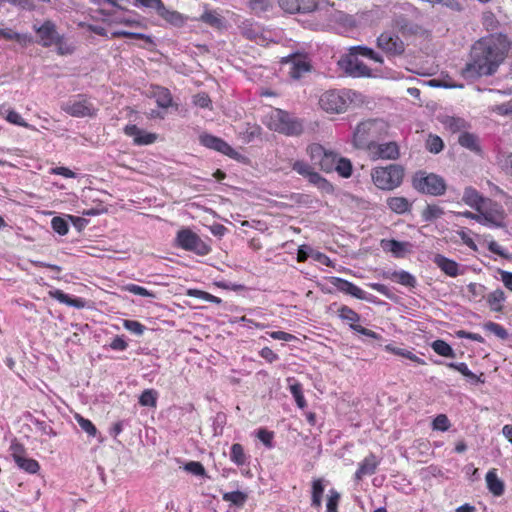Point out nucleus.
<instances>
[{
  "label": "nucleus",
  "mask_w": 512,
  "mask_h": 512,
  "mask_svg": "<svg viewBox=\"0 0 512 512\" xmlns=\"http://www.w3.org/2000/svg\"><path fill=\"white\" fill-rule=\"evenodd\" d=\"M312 162L318 165L326 173L333 172L338 160V155L331 150L325 149L322 145L314 143L307 147Z\"/></svg>",
  "instance_id": "obj_9"
},
{
  "label": "nucleus",
  "mask_w": 512,
  "mask_h": 512,
  "mask_svg": "<svg viewBox=\"0 0 512 512\" xmlns=\"http://www.w3.org/2000/svg\"><path fill=\"white\" fill-rule=\"evenodd\" d=\"M458 141L461 146H463L473 152L480 151L478 137L474 134L464 132V133L460 134Z\"/></svg>",
  "instance_id": "obj_37"
},
{
  "label": "nucleus",
  "mask_w": 512,
  "mask_h": 512,
  "mask_svg": "<svg viewBox=\"0 0 512 512\" xmlns=\"http://www.w3.org/2000/svg\"><path fill=\"white\" fill-rule=\"evenodd\" d=\"M306 178L309 180V182L318 186L320 189H322L324 191L328 192V191L332 190V186L330 185V183L327 180H325L324 178H322L314 170H312Z\"/></svg>",
  "instance_id": "obj_48"
},
{
  "label": "nucleus",
  "mask_w": 512,
  "mask_h": 512,
  "mask_svg": "<svg viewBox=\"0 0 512 512\" xmlns=\"http://www.w3.org/2000/svg\"><path fill=\"white\" fill-rule=\"evenodd\" d=\"M413 186L422 193L434 196L442 195L446 190V183L442 177L433 173L426 174L425 172H419L414 176Z\"/></svg>",
  "instance_id": "obj_8"
},
{
  "label": "nucleus",
  "mask_w": 512,
  "mask_h": 512,
  "mask_svg": "<svg viewBox=\"0 0 512 512\" xmlns=\"http://www.w3.org/2000/svg\"><path fill=\"white\" fill-rule=\"evenodd\" d=\"M198 20L217 30L226 28V20L217 10L205 9Z\"/></svg>",
  "instance_id": "obj_21"
},
{
  "label": "nucleus",
  "mask_w": 512,
  "mask_h": 512,
  "mask_svg": "<svg viewBox=\"0 0 512 512\" xmlns=\"http://www.w3.org/2000/svg\"><path fill=\"white\" fill-rule=\"evenodd\" d=\"M383 56L366 46H355L339 61L340 67L352 77L384 78L389 71L383 67Z\"/></svg>",
  "instance_id": "obj_1"
},
{
  "label": "nucleus",
  "mask_w": 512,
  "mask_h": 512,
  "mask_svg": "<svg viewBox=\"0 0 512 512\" xmlns=\"http://www.w3.org/2000/svg\"><path fill=\"white\" fill-rule=\"evenodd\" d=\"M153 96L159 107L168 108L172 106V96L168 89L157 86L153 90Z\"/></svg>",
  "instance_id": "obj_35"
},
{
  "label": "nucleus",
  "mask_w": 512,
  "mask_h": 512,
  "mask_svg": "<svg viewBox=\"0 0 512 512\" xmlns=\"http://www.w3.org/2000/svg\"><path fill=\"white\" fill-rule=\"evenodd\" d=\"M126 290L134 295H139L143 297H155V295L149 290H147L145 287L136 284L127 285Z\"/></svg>",
  "instance_id": "obj_62"
},
{
  "label": "nucleus",
  "mask_w": 512,
  "mask_h": 512,
  "mask_svg": "<svg viewBox=\"0 0 512 512\" xmlns=\"http://www.w3.org/2000/svg\"><path fill=\"white\" fill-rule=\"evenodd\" d=\"M485 330L496 335L500 339H506L508 333L504 327L494 322H488L484 325Z\"/></svg>",
  "instance_id": "obj_54"
},
{
  "label": "nucleus",
  "mask_w": 512,
  "mask_h": 512,
  "mask_svg": "<svg viewBox=\"0 0 512 512\" xmlns=\"http://www.w3.org/2000/svg\"><path fill=\"white\" fill-rule=\"evenodd\" d=\"M433 262L441 269L446 275L456 277L460 274L459 265L443 255L437 254L433 258Z\"/></svg>",
  "instance_id": "obj_26"
},
{
  "label": "nucleus",
  "mask_w": 512,
  "mask_h": 512,
  "mask_svg": "<svg viewBox=\"0 0 512 512\" xmlns=\"http://www.w3.org/2000/svg\"><path fill=\"white\" fill-rule=\"evenodd\" d=\"M323 0H278L282 10L287 13H311L315 11Z\"/></svg>",
  "instance_id": "obj_15"
},
{
  "label": "nucleus",
  "mask_w": 512,
  "mask_h": 512,
  "mask_svg": "<svg viewBox=\"0 0 512 512\" xmlns=\"http://www.w3.org/2000/svg\"><path fill=\"white\" fill-rule=\"evenodd\" d=\"M331 283L340 292L351 295L357 299H366V292L355 284L338 277H332Z\"/></svg>",
  "instance_id": "obj_20"
},
{
  "label": "nucleus",
  "mask_w": 512,
  "mask_h": 512,
  "mask_svg": "<svg viewBox=\"0 0 512 512\" xmlns=\"http://www.w3.org/2000/svg\"><path fill=\"white\" fill-rule=\"evenodd\" d=\"M230 460L237 466H242L246 463L247 457L241 444L235 443L231 446Z\"/></svg>",
  "instance_id": "obj_38"
},
{
  "label": "nucleus",
  "mask_w": 512,
  "mask_h": 512,
  "mask_svg": "<svg viewBox=\"0 0 512 512\" xmlns=\"http://www.w3.org/2000/svg\"><path fill=\"white\" fill-rule=\"evenodd\" d=\"M282 64L287 68V72L292 79L298 80L307 74L311 69V64L305 55L295 54L282 60Z\"/></svg>",
  "instance_id": "obj_13"
},
{
  "label": "nucleus",
  "mask_w": 512,
  "mask_h": 512,
  "mask_svg": "<svg viewBox=\"0 0 512 512\" xmlns=\"http://www.w3.org/2000/svg\"><path fill=\"white\" fill-rule=\"evenodd\" d=\"M293 170L296 171L298 174L307 177L309 173L313 170V168L304 161H296L293 166Z\"/></svg>",
  "instance_id": "obj_63"
},
{
  "label": "nucleus",
  "mask_w": 512,
  "mask_h": 512,
  "mask_svg": "<svg viewBox=\"0 0 512 512\" xmlns=\"http://www.w3.org/2000/svg\"><path fill=\"white\" fill-rule=\"evenodd\" d=\"M447 366L451 369H454L458 372H460L463 376L469 378L472 381L476 382H483L480 377H478L476 374H474L471 370H469L468 366L461 362V363H448Z\"/></svg>",
  "instance_id": "obj_42"
},
{
  "label": "nucleus",
  "mask_w": 512,
  "mask_h": 512,
  "mask_svg": "<svg viewBox=\"0 0 512 512\" xmlns=\"http://www.w3.org/2000/svg\"><path fill=\"white\" fill-rule=\"evenodd\" d=\"M381 246L385 251L391 252L395 257H404L411 251L412 245L409 242H400L394 239L382 240Z\"/></svg>",
  "instance_id": "obj_22"
},
{
  "label": "nucleus",
  "mask_w": 512,
  "mask_h": 512,
  "mask_svg": "<svg viewBox=\"0 0 512 512\" xmlns=\"http://www.w3.org/2000/svg\"><path fill=\"white\" fill-rule=\"evenodd\" d=\"M365 103V96L351 89H333L322 93L319 97V106L331 114L344 113L350 107H358Z\"/></svg>",
  "instance_id": "obj_3"
},
{
  "label": "nucleus",
  "mask_w": 512,
  "mask_h": 512,
  "mask_svg": "<svg viewBox=\"0 0 512 512\" xmlns=\"http://www.w3.org/2000/svg\"><path fill=\"white\" fill-rule=\"evenodd\" d=\"M432 425L434 430L447 431L450 427V422L446 415L440 414L433 420Z\"/></svg>",
  "instance_id": "obj_61"
},
{
  "label": "nucleus",
  "mask_w": 512,
  "mask_h": 512,
  "mask_svg": "<svg viewBox=\"0 0 512 512\" xmlns=\"http://www.w3.org/2000/svg\"><path fill=\"white\" fill-rule=\"evenodd\" d=\"M488 490L494 496H501L504 493L505 485L504 482L498 477L497 470L495 468L490 469L485 476Z\"/></svg>",
  "instance_id": "obj_25"
},
{
  "label": "nucleus",
  "mask_w": 512,
  "mask_h": 512,
  "mask_svg": "<svg viewBox=\"0 0 512 512\" xmlns=\"http://www.w3.org/2000/svg\"><path fill=\"white\" fill-rule=\"evenodd\" d=\"M378 464L379 461L377 460L375 455H368L359 464V467L355 473V479L359 481L365 476L372 475L376 471Z\"/></svg>",
  "instance_id": "obj_24"
},
{
  "label": "nucleus",
  "mask_w": 512,
  "mask_h": 512,
  "mask_svg": "<svg viewBox=\"0 0 512 512\" xmlns=\"http://www.w3.org/2000/svg\"><path fill=\"white\" fill-rule=\"evenodd\" d=\"M403 176V169L395 164L377 167L371 173L373 183L382 190H392L398 187L402 183Z\"/></svg>",
  "instance_id": "obj_6"
},
{
  "label": "nucleus",
  "mask_w": 512,
  "mask_h": 512,
  "mask_svg": "<svg viewBox=\"0 0 512 512\" xmlns=\"http://www.w3.org/2000/svg\"><path fill=\"white\" fill-rule=\"evenodd\" d=\"M124 133L131 137L136 145H150L157 140L155 133L147 132L136 125H127L124 128Z\"/></svg>",
  "instance_id": "obj_19"
},
{
  "label": "nucleus",
  "mask_w": 512,
  "mask_h": 512,
  "mask_svg": "<svg viewBox=\"0 0 512 512\" xmlns=\"http://www.w3.org/2000/svg\"><path fill=\"white\" fill-rule=\"evenodd\" d=\"M17 464V466L24 470L25 472H28L30 474H35L38 472L40 466H39V463L32 459V458H27L26 456H23L22 458L20 459H17V462H15Z\"/></svg>",
  "instance_id": "obj_39"
},
{
  "label": "nucleus",
  "mask_w": 512,
  "mask_h": 512,
  "mask_svg": "<svg viewBox=\"0 0 512 512\" xmlns=\"http://www.w3.org/2000/svg\"><path fill=\"white\" fill-rule=\"evenodd\" d=\"M289 390L294 397L299 408L306 406V400L303 395L302 385L299 382L294 381L289 385Z\"/></svg>",
  "instance_id": "obj_45"
},
{
  "label": "nucleus",
  "mask_w": 512,
  "mask_h": 512,
  "mask_svg": "<svg viewBox=\"0 0 512 512\" xmlns=\"http://www.w3.org/2000/svg\"><path fill=\"white\" fill-rule=\"evenodd\" d=\"M384 276L385 278L390 279L393 282L399 283L407 287H414L416 284L415 277L404 270L387 272L385 273Z\"/></svg>",
  "instance_id": "obj_28"
},
{
  "label": "nucleus",
  "mask_w": 512,
  "mask_h": 512,
  "mask_svg": "<svg viewBox=\"0 0 512 512\" xmlns=\"http://www.w3.org/2000/svg\"><path fill=\"white\" fill-rule=\"evenodd\" d=\"M266 124L271 130L287 136H298L303 132L302 121L281 109L272 110Z\"/></svg>",
  "instance_id": "obj_4"
},
{
  "label": "nucleus",
  "mask_w": 512,
  "mask_h": 512,
  "mask_svg": "<svg viewBox=\"0 0 512 512\" xmlns=\"http://www.w3.org/2000/svg\"><path fill=\"white\" fill-rule=\"evenodd\" d=\"M325 480L317 478L312 481L311 487V505L315 508H320L322 505V496L325 491Z\"/></svg>",
  "instance_id": "obj_29"
},
{
  "label": "nucleus",
  "mask_w": 512,
  "mask_h": 512,
  "mask_svg": "<svg viewBox=\"0 0 512 512\" xmlns=\"http://www.w3.org/2000/svg\"><path fill=\"white\" fill-rule=\"evenodd\" d=\"M243 35L257 44L264 45L266 37L263 35L262 29L258 25L246 24L242 27Z\"/></svg>",
  "instance_id": "obj_30"
},
{
  "label": "nucleus",
  "mask_w": 512,
  "mask_h": 512,
  "mask_svg": "<svg viewBox=\"0 0 512 512\" xmlns=\"http://www.w3.org/2000/svg\"><path fill=\"white\" fill-rule=\"evenodd\" d=\"M385 123L381 120H366L357 125L353 133V143L357 148H367L374 145V138L381 135Z\"/></svg>",
  "instance_id": "obj_5"
},
{
  "label": "nucleus",
  "mask_w": 512,
  "mask_h": 512,
  "mask_svg": "<svg viewBox=\"0 0 512 512\" xmlns=\"http://www.w3.org/2000/svg\"><path fill=\"white\" fill-rule=\"evenodd\" d=\"M99 13L104 17L103 21L108 24H114V23L125 24V25L133 24V21H131L127 18H124V17L116 16L115 14L110 13L109 11L104 10V9L99 10Z\"/></svg>",
  "instance_id": "obj_47"
},
{
  "label": "nucleus",
  "mask_w": 512,
  "mask_h": 512,
  "mask_svg": "<svg viewBox=\"0 0 512 512\" xmlns=\"http://www.w3.org/2000/svg\"><path fill=\"white\" fill-rule=\"evenodd\" d=\"M0 38L5 40H14L17 42H25L28 38L25 35L19 34L12 29H2L0 28Z\"/></svg>",
  "instance_id": "obj_56"
},
{
  "label": "nucleus",
  "mask_w": 512,
  "mask_h": 512,
  "mask_svg": "<svg viewBox=\"0 0 512 512\" xmlns=\"http://www.w3.org/2000/svg\"><path fill=\"white\" fill-rule=\"evenodd\" d=\"M444 214L443 209L438 205H428L422 211V218L425 221H433Z\"/></svg>",
  "instance_id": "obj_44"
},
{
  "label": "nucleus",
  "mask_w": 512,
  "mask_h": 512,
  "mask_svg": "<svg viewBox=\"0 0 512 512\" xmlns=\"http://www.w3.org/2000/svg\"><path fill=\"white\" fill-rule=\"evenodd\" d=\"M388 207L397 214L408 212L411 208V203L405 197L397 196L391 197L387 200Z\"/></svg>",
  "instance_id": "obj_34"
},
{
  "label": "nucleus",
  "mask_w": 512,
  "mask_h": 512,
  "mask_svg": "<svg viewBox=\"0 0 512 512\" xmlns=\"http://www.w3.org/2000/svg\"><path fill=\"white\" fill-rule=\"evenodd\" d=\"M34 30L39 36V43L44 47H50L54 45L55 41L60 36L56 30V26L51 21H45L42 25H34Z\"/></svg>",
  "instance_id": "obj_18"
},
{
  "label": "nucleus",
  "mask_w": 512,
  "mask_h": 512,
  "mask_svg": "<svg viewBox=\"0 0 512 512\" xmlns=\"http://www.w3.org/2000/svg\"><path fill=\"white\" fill-rule=\"evenodd\" d=\"M488 198L483 197L475 188L469 186L464 189L462 201L477 211Z\"/></svg>",
  "instance_id": "obj_27"
},
{
  "label": "nucleus",
  "mask_w": 512,
  "mask_h": 512,
  "mask_svg": "<svg viewBox=\"0 0 512 512\" xmlns=\"http://www.w3.org/2000/svg\"><path fill=\"white\" fill-rule=\"evenodd\" d=\"M157 14L164 19L167 23L171 24L175 27H182L188 20V17L184 16L183 14L179 13L175 10H170L165 7L164 3L160 7V9L157 11Z\"/></svg>",
  "instance_id": "obj_23"
},
{
  "label": "nucleus",
  "mask_w": 512,
  "mask_h": 512,
  "mask_svg": "<svg viewBox=\"0 0 512 512\" xmlns=\"http://www.w3.org/2000/svg\"><path fill=\"white\" fill-rule=\"evenodd\" d=\"M334 171H337V173L344 178L350 177L352 174V164L350 160L339 157Z\"/></svg>",
  "instance_id": "obj_46"
},
{
  "label": "nucleus",
  "mask_w": 512,
  "mask_h": 512,
  "mask_svg": "<svg viewBox=\"0 0 512 512\" xmlns=\"http://www.w3.org/2000/svg\"><path fill=\"white\" fill-rule=\"evenodd\" d=\"M223 500L241 507L245 504L247 495L241 491L226 492L223 494Z\"/></svg>",
  "instance_id": "obj_43"
},
{
  "label": "nucleus",
  "mask_w": 512,
  "mask_h": 512,
  "mask_svg": "<svg viewBox=\"0 0 512 512\" xmlns=\"http://www.w3.org/2000/svg\"><path fill=\"white\" fill-rule=\"evenodd\" d=\"M192 102L195 106L200 108H210L211 99L208 94L202 92L193 96Z\"/></svg>",
  "instance_id": "obj_59"
},
{
  "label": "nucleus",
  "mask_w": 512,
  "mask_h": 512,
  "mask_svg": "<svg viewBox=\"0 0 512 512\" xmlns=\"http://www.w3.org/2000/svg\"><path fill=\"white\" fill-rule=\"evenodd\" d=\"M199 141L203 146L218 151L231 158H237L238 156V152L235 151L228 143L214 135L207 133L201 134Z\"/></svg>",
  "instance_id": "obj_16"
},
{
  "label": "nucleus",
  "mask_w": 512,
  "mask_h": 512,
  "mask_svg": "<svg viewBox=\"0 0 512 512\" xmlns=\"http://www.w3.org/2000/svg\"><path fill=\"white\" fill-rule=\"evenodd\" d=\"M369 156L376 159H396L399 156V148L395 142L374 144L369 146Z\"/></svg>",
  "instance_id": "obj_17"
},
{
  "label": "nucleus",
  "mask_w": 512,
  "mask_h": 512,
  "mask_svg": "<svg viewBox=\"0 0 512 512\" xmlns=\"http://www.w3.org/2000/svg\"><path fill=\"white\" fill-rule=\"evenodd\" d=\"M504 60V52L493 38L477 41L471 50V60L462 70L466 79L493 74Z\"/></svg>",
  "instance_id": "obj_2"
},
{
  "label": "nucleus",
  "mask_w": 512,
  "mask_h": 512,
  "mask_svg": "<svg viewBox=\"0 0 512 512\" xmlns=\"http://www.w3.org/2000/svg\"><path fill=\"white\" fill-rule=\"evenodd\" d=\"M177 244L180 248L205 256L210 252V247L192 230L181 229L177 233Z\"/></svg>",
  "instance_id": "obj_10"
},
{
  "label": "nucleus",
  "mask_w": 512,
  "mask_h": 512,
  "mask_svg": "<svg viewBox=\"0 0 512 512\" xmlns=\"http://www.w3.org/2000/svg\"><path fill=\"white\" fill-rule=\"evenodd\" d=\"M49 296L56 299L60 303L66 304L71 307L82 308L84 302L80 298H71L68 294H65L62 290L54 289L49 291Z\"/></svg>",
  "instance_id": "obj_31"
},
{
  "label": "nucleus",
  "mask_w": 512,
  "mask_h": 512,
  "mask_svg": "<svg viewBox=\"0 0 512 512\" xmlns=\"http://www.w3.org/2000/svg\"><path fill=\"white\" fill-rule=\"evenodd\" d=\"M386 349L391 351L392 353H394L396 355L408 358L411 361L416 362L417 364H420V365H424L425 364L423 359L419 358L418 356H416L415 354H413L409 350L402 349V348L391 347V346H386Z\"/></svg>",
  "instance_id": "obj_49"
},
{
  "label": "nucleus",
  "mask_w": 512,
  "mask_h": 512,
  "mask_svg": "<svg viewBox=\"0 0 512 512\" xmlns=\"http://www.w3.org/2000/svg\"><path fill=\"white\" fill-rule=\"evenodd\" d=\"M427 149L432 153H439L443 149V141L438 136H429L427 139Z\"/></svg>",
  "instance_id": "obj_60"
},
{
  "label": "nucleus",
  "mask_w": 512,
  "mask_h": 512,
  "mask_svg": "<svg viewBox=\"0 0 512 512\" xmlns=\"http://www.w3.org/2000/svg\"><path fill=\"white\" fill-rule=\"evenodd\" d=\"M52 228L59 235H66L68 233L69 227L67 221L62 217H54L51 220Z\"/></svg>",
  "instance_id": "obj_55"
},
{
  "label": "nucleus",
  "mask_w": 512,
  "mask_h": 512,
  "mask_svg": "<svg viewBox=\"0 0 512 512\" xmlns=\"http://www.w3.org/2000/svg\"><path fill=\"white\" fill-rule=\"evenodd\" d=\"M480 215V224L489 228L505 226L506 213L503 206L491 199H487L477 210Z\"/></svg>",
  "instance_id": "obj_7"
},
{
  "label": "nucleus",
  "mask_w": 512,
  "mask_h": 512,
  "mask_svg": "<svg viewBox=\"0 0 512 512\" xmlns=\"http://www.w3.org/2000/svg\"><path fill=\"white\" fill-rule=\"evenodd\" d=\"M435 353L444 357H455L454 350L452 347L443 340H436L431 345Z\"/></svg>",
  "instance_id": "obj_40"
},
{
  "label": "nucleus",
  "mask_w": 512,
  "mask_h": 512,
  "mask_svg": "<svg viewBox=\"0 0 512 512\" xmlns=\"http://www.w3.org/2000/svg\"><path fill=\"white\" fill-rule=\"evenodd\" d=\"M340 494L335 489H330L327 496L326 512H338Z\"/></svg>",
  "instance_id": "obj_52"
},
{
  "label": "nucleus",
  "mask_w": 512,
  "mask_h": 512,
  "mask_svg": "<svg viewBox=\"0 0 512 512\" xmlns=\"http://www.w3.org/2000/svg\"><path fill=\"white\" fill-rule=\"evenodd\" d=\"M158 393L153 389H146L139 397V403L145 407H156Z\"/></svg>",
  "instance_id": "obj_41"
},
{
  "label": "nucleus",
  "mask_w": 512,
  "mask_h": 512,
  "mask_svg": "<svg viewBox=\"0 0 512 512\" xmlns=\"http://www.w3.org/2000/svg\"><path fill=\"white\" fill-rule=\"evenodd\" d=\"M0 115H2L11 124L35 130V128L33 126L28 124L21 117V115L14 110L6 109L5 107H0Z\"/></svg>",
  "instance_id": "obj_32"
},
{
  "label": "nucleus",
  "mask_w": 512,
  "mask_h": 512,
  "mask_svg": "<svg viewBox=\"0 0 512 512\" xmlns=\"http://www.w3.org/2000/svg\"><path fill=\"white\" fill-rule=\"evenodd\" d=\"M75 420L81 429L85 431L89 436L94 437L96 435L97 429L89 419L84 418L80 414H76Z\"/></svg>",
  "instance_id": "obj_50"
},
{
  "label": "nucleus",
  "mask_w": 512,
  "mask_h": 512,
  "mask_svg": "<svg viewBox=\"0 0 512 512\" xmlns=\"http://www.w3.org/2000/svg\"><path fill=\"white\" fill-rule=\"evenodd\" d=\"M188 295L215 304H220L221 299L202 290L190 289Z\"/></svg>",
  "instance_id": "obj_51"
},
{
  "label": "nucleus",
  "mask_w": 512,
  "mask_h": 512,
  "mask_svg": "<svg viewBox=\"0 0 512 512\" xmlns=\"http://www.w3.org/2000/svg\"><path fill=\"white\" fill-rule=\"evenodd\" d=\"M184 468L186 471H188L194 475H197V476H202L205 473V469H204L203 465L196 461L188 462Z\"/></svg>",
  "instance_id": "obj_64"
},
{
  "label": "nucleus",
  "mask_w": 512,
  "mask_h": 512,
  "mask_svg": "<svg viewBox=\"0 0 512 512\" xmlns=\"http://www.w3.org/2000/svg\"><path fill=\"white\" fill-rule=\"evenodd\" d=\"M506 297L501 289H496L487 295V303L492 311L499 312L503 308Z\"/></svg>",
  "instance_id": "obj_36"
},
{
  "label": "nucleus",
  "mask_w": 512,
  "mask_h": 512,
  "mask_svg": "<svg viewBox=\"0 0 512 512\" xmlns=\"http://www.w3.org/2000/svg\"><path fill=\"white\" fill-rule=\"evenodd\" d=\"M439 120L446 129L453 133L461 131L466 127V121L459 117L444 115L439 117Z\"/></svg>",
  "instance_id": "obj_33"
},
{
  "label": "nucleus",
  "mask_w": 512,
  "mask_h": 512,
  "mask_svg": "<svg viewBox=\"0 0 512 512\" xmlns=\"http://www.w3.org/2000/svg\"><path fill=\"white\" fill-rule=\"evenodd\" d=\"M270 7H271V3L269 0H251L250 1V8L256 14L266 12L269 10Z\"/></svg>",
  "instance_id": "obj_57"
},
{
  "label": "nucleus",
  "mask_w": 512,
  "mask_h": 512,
  "mask_svg": "<svg viewBox=\"0 0 512 512\" xmlns=\"http://www.w3.org/2000/svg\"><path fill=\"white\" fill-rule=\"evenodd\" d=\"M337 313H338L339 318L341 320L349 323L350 328L352 330H354L355 332H358V333H360V334H362L364 336H367L369 338H372V339H377L378 338V334L377 333H375L374 331H372L370 329H367V328H364L363 326L357 324L359 322V320H360V315L358 313H356L350 307H348V306H341L338 309Z\"/></svg>",
  "instance_id": "obj_14"
},
{
  "label": "nucleus",
  "mask_w": 512,
  "mask_h": 512,
  "mask_svg": "<svg viewBox=\"0 0 512 512\" xmlns=\"http://www.w3.org/2000/svg\"><path fill=\"white\" fill-rule=\"evenodd\" d=\"M54 45L57 47V52L60 55H69L74 51V46L61 35L58 37V40L55 41Z\"/></svg>",
  "instance_id": "obj_53"
},
{
  "label": "nucleus",
  "mask_w": 512,
  "mask_h": 512,
  "mask_svg": "<svg viewBox=\"0 0 512 512\" xmlns=\"http://www.w3.org/2000/svg\"><path fill=\"white\" fill-rule=\"evenodd\" d=\"M376 44L388 57L401 56L405 52L404 42L397 34L391 31L382 32L377 37Z\"/></svg>",
  "instance_id": "obj_12"
},
{
  "label": "nucleus",
  "mask_w": 512,
  "mask_h": 512,
  "mask_svg": "<svg viewBox=\"0 0 512 512\" xmlns=\"http://www.w3.org/2000/svg\"><path fill=\"white\" fill-rule=\"evenodd\" d=\"M61 109L72 117L83 118L93 117L97 113V108L84 96L68 100L61 105Z\"/></svg>",
  "instance_id": "obj_11"
},
{
  "label": "nucleus",
  "mask_w": 512,
  "mask_h": 512,
  "mask_svg": "<svg viewBox=\"0 0 512 512\" xmlns=\"http://www.w3.org/2000/svg\"><path fill=\"white\" fill-rule=\"evenodd\" d=\"M123 326L125 329L136 335H142L145 330L144 325L135 320H124Z\"/></svg>",
  "instance_id": "obj_58"
}]
</instances>
